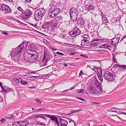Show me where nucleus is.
Wrapping results in <instances>:
<instances>
[{
  "label": "nucleus",
  "instance_id": "1",
  "mask_svg": "<svg viewBox=\"0 0 126 126\" xmlns=\"http://www.w3.org/2000/svg\"><path fill=\"white\" fill-rule=\"evenodd\" d=\"M28 43L27 42L22 43L18 47L14 49L11 53L12 60L15 62L19 60L20 56L22 52L27 47Z\"/></svg>",
  "mask_w": 126,
  "mask_h": 126
},
{
  "label": "nucleus",
  "instance_id": "2",
  "mask_svg": "<svg viewBox=\"0 0 126 126\" xmlns=\"http://www.w3.org/2000/svg\"><path fill=\"white\" fill-rule=\"evenodd\" d=\"M45 13L46 11L44 9L41 8L36 10L34 14L35 19L37 21L40 20L45 15Z\"/></svg>",
  "mask_w": 126,
  "mask_h": 126
},
{
  "label": "nucleus",
  "instance_id": "3",
  "mask_svg": "<svg viewBox=\"0 0 126 126\" xmlns=\"http://www.w3.org/2000/svg\"><path fill=\"white\" fill-rule=\"evenodd\" d=\"M50 12L49 13L48 15L51 18H53L56 16L60 11V8H57L54 4L51 6L50 9Z\"/></svg>",
  "mask_w": 126,
  "mask_h": 126
},
{
  "label": "nucleus",
  "instance_id": "4",
  "mask_svg": "<svg viewBox=\"0 0 126 126\" xmlns=\"http://www.w3.org/2000/svg\"><path fill=\"white\" fill-rule=\"evenodd\" d=\"M69 14L72 21L76 22L78 14V12L76 9L75 8H72L70 9L69 11Z\"/></svg>",
  "mask_w": 126,
  "mask_h": 126
},
{
  "label": "nucleus",
  "instance_id": "5",
  "mask_svg": "<svg viewBox=\"0 0 126 126\" xmlns=\"http://www.w3.org/2000/svg\"><path fill=\"white\" fill-rule=\"evenodd\" d=\"M26 60L29 62H32L35 61L37 58V55L35 54H32L31 52L27 54Z\"/></svg>",
  "mask_w": 126,
  "mask_h": 126
},
{
  "label": "nucleus",
  "instance_id": "6",
  "mask_svg": "<svg viewBox=\"0 0 126 126\" xmlns=\"http://www.w3.org/2000/svg\"><path fill=\"white\" fill-rule=\"evenodd\" d=\"M116 77V75L109 72H105L104 77L105 79L109 82L110 81L114 80Z\"/></svg>",
  "mask_w": 126,
  "mask_h": 126
},
{
  "label": "nucleus",
  "instance_id": "7",
  "mask_svg": "<svg viewBox=\"0 0 126 126\" xmlns=\"http://www.w3.org/2000/svg\"><path fill=\"white\" fill-rule=\"evenodd\" d=\"M32 14V11L29 9H27L24 11L22 14L23 19H27L28 17L30 16Z\"/></svg>",
  "mask_w": 126,
  "mask_h": 126
},
{
  "label": "nucleus",
  "instance_id": "8",
  "mask_svg": "<svg viewBox=\"0 0 126 126\" xmlns=\"http://www.w3.org/2000/svg\"><path fill=\"white\" fill-rule=\"evenodd\" d=\"M89 88V91L93 94L94 95L96 94L98 95L100 94L99 91H98L97 89H96L94 86L93 85L91 84Z\"/></svg>",
  "mask_w": 126,
  "mask_h": 126
},
{
  "label": "nucleus",
  "instance_id": "9",
  "mask_svg": "<svg viewBox=\"0 0 126 126\" xmlns=\"http://www.w3.org/2000/svg\"><path fill=\"white\" fill-rule=\"evenodd\" d=\"M81 32L80 31L78 28H74L73 30L70 31L69 33L70 35H73L72 37H74L79 35Z\"/></svg>",
  "mask_w": 126,
  "mask_h": 126
},
{
  "label": "nucleus",
  "instance_id": "10",
  "mask_svg": "<svg viewBox=\"0 0 126 126\" xmlns=\"http://www.w3.org/2000/svg\"><path fill=\"white\" fill-rule=\"evenodd\" d=\"M86 10L90 11L91 13H93L92 12L93 11H94L95 9L94 6L92 4L88 3L86 4L85 6Z\"/></svg>",
  "mask_w": 126,
  "mask_h": 126
},
{
  "label": "nucleus",
  "instance_id": "11",
  "mask_svg": "<svg viewBox=\"0 0 126 126\" xmlns=\"http://www.w3.org/2000/svg\"><path fill=\"white\" fill-rule=\"evenodd\" d=\"M60 123L59 126H67L68 123L66 120L61 118L60 119L59 121Z\"/></svg>",
  "mask_w": 126,
  "mask_h": 126
},
{
  "label": "nucleus",
  "instance_id": "12",
  "mask_svg": "<svg viewBox=\"0 0 126 126\" xmlns=\"http://www.w3.org/2000/svg\"><path fill=\"white\" fill-rule=\"evenodd\" d=\"M94 81L95 84L97 88H99L100 91L102 92V88H101V84L98 81L97 79H95Z\"/></svg>",
  "mask_w": 126,
  "mask_h": 126
},
{
  "label": "nucleus",
  "instance_id": "13",
  "mask_svg": "<svg viewBox=\"0 0 126 126\" xmlns=\"http://www.w3.org/2000/svg\"><path fill=\"white\" fill-rule=\"evenodd\" d=\"M120 39V37L114 38H112L111 41V44L115 45V46H116V43H118Z\"/></svg>",
  "mask_w": 126,
  "mask_h": 126
},
{
  "label": "nucleus",
  "instance_id": "14",
  "mask_svg": "<svg viewBox=\"0 0 126 126\" xmlns=\"http://www.w3.org/2000/svg\"><path fill=\"white\" fill-rule=\"evenodd\" d=\"M59 22L57 21L52 23L53 24L51 26V28L54 30L59 28Z\"/></svg>",
  "mask_w": 126,
  "mask_h": 126
},
{
  "label": "nucleus",
  "instance_id": "15",
  "mask_svg": "<svg viewBox=\"0 0 126 126\" xmlns=\"http://www.w3.org/2000/svg\"><path fill=\"white\" fill-rule=\"evenodd\" d=\"M115 65L119 67V70L120 71H123L126 69V65H121L119 64H116Z\"/></svg>",
  "mask_w": 126,
  "mask_h": 126
},
{
  "label": "nucleus",
  "instance_id": "16",
  "mask_svg": "<svg viewBox=\"0 0 126 126\" xmlns=\"http://www.w3.org/2000/svg\"><path fill=\"white\" fill-rule=\"evenodd\" d=\"M29 124V122L28 120H25L20 122V126H26Z\"/></svg>",
  "mask_w": 126,
  "mask_h": 126
},
{
  "label": "nucleus",
  "instance_id": "17",
  "mask_svg": "<svg viewBox=\"0 0 126 126\" xmlns=\"http://www.w3.org/2000/svg\"><path fill=\"white\" fill-rule=\"evenodd\" d=\"M111 45H109L107 43L102 45L100 46V47L101 48H107L109 50H110L111 48Z\"/></svg>",
  "mask_w": 126,
  "mask_h": 126
},
{
  "label": "nucleus",
  "instance_id": "18",
  "mask_svg": "<svg viewBox=\"0 0 126 126\" xmlns=\"http://www.w3.org/2000/svg\"><path fill=\"white\" fill-rule=\"evenodd\" d=\"M76 21H77V22H78L80 23V24H83L84 23V21L83 20V19L81 17H79L77 18V19Z\"/></svg>",
  "mask_w": 126,
  "mask_h": 126
},
{
  "label": "nucleus",
  "instance_id": "19",
  "mask_svg": "<svg viewBox=\"0 0 126 126\" xmlns=\"http://www.w3.org/2000/svg\"><path fill=\"white\" fill-rule=\"evenodd\" d=\"M4 11H5V13H4V14L8 13H11L12 11H11V10L10 9V8L8 5H7L5 9L4 10Z\"/></svg>",
  "mask_w": 126,
  "mask_h": 126
},
{
  "label": "nucleus",
  "instance_id": "20",
  "mask_svg": "<svg viewBox=\"0 0 126 126\" xmlns=\"http://www.w3.org/2000/svg\"><path fill=\"white\" fill-rule=\"evenodd\" d=\"M100 70V72L97 74V76L100 80L101 82H102L103 81V78L101 77L102 74V70Z\"/></svg>",
  "mask_w": 126,
  "mask_h": 126
},
{
  "label": "nucleus",
  "instance_id": "21",
  "mask_svg": "<svg viewBox=\"0 0 126 126\" xmlns=\"http://www.w3.org/2000/svg\"><path fill=\"white\" fill-rule=\"evenodd\" d=\"M47 61H48L47 55L46 53H44L43 55L42 60V63H41L45 61V62L46 61V62H47Z\"/></svg>",
  "mask_w": 126,
  "mask_h": 126
},
{
  "label": "nucleus",
  "instance_id": "22",
  "mask_svg": "<svg viewBox=\"0 0 126 126\" xmlns=\"http://www.w3.org/2000/svg\"><path fill=\"white\" fill-rule=\"evenodd\" d=\"M57 18L56 19H54L51 21L47 22H46V24L48 25H51L52 24V23H54L55 22V21L57 19Z\"/></svg>",
  "mask_w": 126,
  "mask_h": 126
},
{
  "label": "nucleus",
  "instance_id": "23",
  "mask_svg": "<svg viewBox=\"0 0 126 126\" xmlns=\"http://www.w3.org/2000/svg\"><path fill=\"white\" fill-rule=\"evenodd\" d=\"M7 5L4 4H1L0 5V9L1 10L4 11Z\"/></svg>",
  "mask_w": 126,
  "mask_h": 126
},
{
  "label": "nucleus",
  "instance_id": "24",
  "mask_svg": "<svg viewBox=\"0 0 126 126\" xmlns=\"http://www.w3.org/2000/svg\"><path fill=\"white\" fill-rule=\"evenodd\" d=\"M39 117L42 118L43 119V120H46V118L44 117H43L41 116H40L39 115H37L35 116L34 118V119L36 121H37V119Z\"/></svg>",
  "mask_w": 126,
  "mask_h": 126
},
{
  "label": "nucleus",
  "instance_id": "25",
  "mask_svg": "<svg viewBox=\"0 0 126 126\" xmlns=\"http://www.w3.org/2000/svg\"><path fill=\"white\" fill-rule=\"evenodd\" d=\"M102 19L103 22V23H107L109 22L108 20H107L106 17H104L103 16V17L102 18Z\"/></svg>",
  "mask_w": 126,
  "mask_h": 126
},
{
  "label": "nucleus",
  "instance_id": "26",
  "mask_svg": "<svg viewBox=\"0 0 126 126\" xmlns=\"http://www.w3.org/2000/svg\"><path fill=\"white\" fill-rule=\"evenodd\" d=\"M21 84L23 85H26V84H28V82L27 81L24 80H23L21 79L20 82Z\"/></svg>",
  "mask_w": 126,
  "mask_h": 126
},
{
  "label": "nucleus",
  "instance_id": "27",
  "mask_svg": "<svg viewBox=\"0 0 126 126\" xmlns=\"http://www.w3.org/2000/svg\"><path fill=\"white\" fill-rule=\"evenodd\" d=\"M56 18H57V19L55 20V22L57 21L59 22L60 20L61 21L62 19V17L61 16L56 17L54 19H56Z\"/></svg>",
  "mask_w": 126,
  "mask_h": 126
},
{
  "label": "nucleus",
  "instance_id": "28",
  "mask_svg": "<svg viewBox=\"0 0 126 126\" xmlns=\"http://www.w3.org/2000/svg\"><path fill=\"white\" fill-rule=\"evenodd\" d=\"M94 68L93 70L95 72H98V71H99V72H100V70H102L100 68V67H97L96 66H95L94 67Z\"/></svg>",
  "mask_w": 126,
  "mask_h": 126
},
{
  "label": "nucleus",
  "instance_id": "29",
  "mask_svg": "<svg viewBox=\"0 0 126 126\" xmlns=\"http://www.w3.org/2000/svg\"><path fill=\"white\" fill-rule=\"evenodd\" d=\"M82 37L84 38V39L87 40L89 41V36L86 34H84L82 36Z\"/></svg>",
  "mask_w": 126,
  "mask_h": 126
},
{
  "label": "nucleus",
  "instance_id": "30",
  "mask_svg": "<svg viewBox=\"0 0 126 126\" xmlns=\"http://www.w3.org/2000/svg\"><path fill=\"white\" fill-rule=\"evenodd\" d=\"M88 41L87 40L83 39L81 40V46H84L85 44V43L87 42Z\"/></svg>",
  "mask_w": 126,
  "mask_h": 126
},
{
  "label": "nucleus",
  "instance_id": "31",
  "mask_svg": "<svg viewBox=\"0 0 126 126\" xmlns=\"http://www.w3.org/2000/svg\"><path fill=\"white\" fill-rule=\"evenodd\" d=\"M20 122H15L13 123V126H20Z\"/></svg>",
  "mask_w": 126,
  "mask_h": 126
},
{
  "label": "nucleus",
  "instance_id": "32",
  "mask_svg": "<svg viewBox=\"0 0 126 126\" xmlns=\"http://www.w3.org/2000/svg\"><path fill=\"white\" fill-rule=\"evenodd\" d=\"M47 62H48V61H47V62H45V61H44V62H43L42 63H42V61H41V63H40V65L41 66H44L46 65H47Z\"/></svg>",
  "mask_w": 126,
  "mask_h": 126
},
{
  "label": "nucleus",
  "instance_id": "33",
  "mask_svg": "<svg viewBox=\"0 0 126 126\" xmlns=\"http://www.w3.org/2000/svg\"><path fill=\"white\" fill-rule=\"evenodd\" d=\"M21 79L19 78V79H17V78H15L13 79L14 81H15L16 83H20Z\"/></svg>",
  "mask_w": 126,
  "mask_h": 126
},
{
  "label": "nucleus",
  "instance_id": "34",
  "mask_svg": "<svg viewBox=\"0 0 126 126\" xmlns=\"http://www.w3.org/2000/svg\"><path fill=\"white\" fill-rule=\"evenodd\" d=\"M58 119L57 118L55 117L54 115H52L51 117V119L52 121H54Z\"/></svg>",
  "mask_w": 126,
  "mask_h": 126
},
{
  "label": "nucleus",
  "instance_id": "35",
  "mask_svg": "<svg viewBox=\"0 0 126 126\" xmlns=\"http://www.w3.org/2000/svg\"><path fill=\"white\" fill-rule=\"evenodd\" d=\"M29 48L31 49H34V45L33 43L31 44L28 46Z\"/></svg>",
  "mask_w": 126,
  "mask_h": 126
},
{
  "label": "nucleus",
  "instance_id": "36",
  "mask_svg": "<svg viewBox=\"0 0 126 126\" xmlns=\"http://www.w3.org/2000/svg\"><path fill=\"white\" fill-rule=\"evenodd\" d=\"M111 111L112 112H115L117 113H118V111L117 110V109H116V108H112L111 109Z\"/></svg>",
  "mask_w": 126,
  "mask_h": 126
},
{
  "label": "nucleus",
  "instance_id": "37",
  "mask_svg": "<svg viewBox=\"0 0 126 126\" xmlns=\"http://www.w3.org/2000/svg\"><path fill=\"white\" fill-rule=\"evenodd\" d=\"M54 122L55 124V125H57V126H59L60 123L58 121V119L54 121Z\"/></svg>",
  "mask_w": 126,
  "mask_h": 126
},
{
  "label": "nucleus",
  "instance_id": "38",
  "mask_svg": "<svg viewBox=\"0 0 126 126\" xmlns=\"http://www.w3.org/2000/svg\"><path fill=\"white\" fill-rule=\"evenodd\" d=\"M54 122L55 124V125H57V126H59L60 123L58 121V119L54 121Z\"/></svg>",
  "mask_w": 126,
  "mask_h": 126
},
{
  "label": "nucleus",
  "instance_id": "39",
  "mask_svg": "<svg viewBox=\"0 0 126 126\" xmlns=\"http://www.w3.org/2000/svg\"><path fill=\"white\" fill-rule=\"evenodd\" d=\"M40 115H44V116H46L50 118H51V117L52 115L47 114H41Z\"/></svg>",
  "mask_w": 126,
  "mask_h": 126
},
{
  "label": "nucleus",
  "instance_id": "40",
  "mask_svg": "<svg viewBox=\"0 0 126 126\" xmlns=\"http://www.w3.org/2000/svg\"><path fill=\"white\" fill-rule=\"evenodd\" d=\"M84 90L83 89H81L78 90L77 91V92L79 93H81L83 92Z\"/></svg>",
  "mask_w": 126,
  "mask_h": 126
},
{
  "label": "nucleus",
  "instance_id": "41",
  "mask_svg": "<svg viewBox=\"0 0 126 126\" xmlns=\"http://www.w3.org/2000/svg\"><path fill=\"white\" fill-rule=\"evenodd\" d=\"M72 122V125H74V126H75L76 125V123L74 122V121L73 120L71 119V120L69 122V123Z\"/></svg>",
  "mask_w": 126,
  "mask_h": 126
},
{
  "label": "nucleus",
  "instance_id": "42",
  "mask_svg": "<svg viewBox=\"0 0 126 126\" xmlns=\"http://www.w3.org/2000/svg\"><path fill=\"white\" fill-rule=\"evenodd\" d=\"M17 9L18 10L21 12H23V9L20 6H18L17 7Z\"/></svg>",
  "mask_w": 126,
  "mask_h": 126
},
{
  "label": "nucleus",
  "instance_id": "43",
  "mask_svg": "<svg viewBox=\"0 0 126 126\" xmlns=\"http://www.w3.org/2000/svg\"><path fill=\"white\" fill-rule=\"evenodd\" d=\"M1 33H3V34L4 35H8V33H7L6 32H5V31H1Z\"/></svg>",
  "mask_w": 126,
  "mask_h": 126
},
{
  "label": "nucleus",
  "instance_id": "44",
  "mask_svg": "<svg viewBox=\"0 0 126 126\" xmlns=\"http://www.w3.org/2000/svg\"><path fill=\"white\" fill-rule=\"evenodd\" d=\"M81 109L80 110H74L72 111V113H75V112L79 111H81Z\"/></svg>",
  "mask_w": 126,
  "mask_h": 126
},
{
  "label": "nucleus",
  "instance_id": "45",
  "mask_svg": "<svg viewBox=\"0 0 126 126\" xmlns=\"http://www.w3.org/2000/svg\"><path fill=\"white\" fill-rule=\"evenodd\" d=\"M56 53L57 54H59L60 55H61L62 56H63L64 55V54L62 53H61L60 52H56Z\"/></svg>",
  "mask_w": 126,
  "mask_h": 126
},
{
  "label": "nucleus",
  "instance_id": "46",
  "mask_svg": "<svg viewBox=\"0 0 126 126\" xmlns=\"http://www.w3.org/2000/svg\"><path fill=\"white\" fill-rule=\"evenodd\" d=\"M31 53H32V54H36V55H37V52H36V51L34 50H32L31 52Z\"/></svg>",
  "mask_w": 126,
  "mask_h": 126
},
{
  "label": "nucleus",
  "instance_id": "47",
  "mask_svg": "<svg viewBox=\"0 0 126 126\" xmlns=\"http://www.w3.org/2000/svg\"><path fill=\"white\" fill-rule=\"evenodd\" d=\"M78 98V99H79L80 100L83 101H86L85 99H83V98H82L81 97H80Z\"/></svg>",
  "mask_w": 126,
  "mask_h": 126
},
{
  "label": "nucleus",
  "instance_id": "48",
  "mask_svg": "<svg viewBox=\"0 0 126 126\" xmlns=\"http://www.w3.org/2000/svg\"><path fill=\"white\" fill-rule=\"evenodd\" d=\"M5 121V119L3 118H2L0 120V121L2 123L4 122Z\"/></svg>",
  "mask_w": 126,
  "mask_h": 126
},
{
  "label": "nucleus",
  "instance_id": "49",
  "mask_svg": "<svg viewBox=\"0 0 126 126\" xmlns=\"http://www.w3.org/2000/svg\"><path fill=\"white\" fill-rule=\"evenodd\" d=\"M36 101L37 103H41V101L39 99H37L36 100Z\"/></svg>",
  "mask_w": 126,
  "mask_h": 126
},
{
  "label": "nucleus",
  "instance_id": "50",
  "mask_svg": "<svg viewBox=\"0 0 126 126\" xmlns=\"http://www.w3.org/2000/svg\"><path fill=\"white\" fill-rule=\"evenodd\" d=\"M80 56H81L83 57H84V58H88V57L87 56H86V55H85L84 54L81 55Z\"/></svg>",
  "mask_w": 126,
  "mask_h": 126
},
{
  "label": "nucleus",
  "instance_id": "51",
  "mask_svg": "<svg viewBox=\"0 0 126 126\" xmlns=\"http://www.w3.org/2000/svg\"><path fill=\"white\" fill-rule=\"evenodd\" d=\"M37 123H40V125H43V126H44L45 125V124H44V123L42 122V123H41L40 122V121H38V122H37Z\"/></svg>",
  "mask_w": 126,
  "mask_h": 126
},
{
  "label": "nucleus",
  "instance_id": "52",
  "mask_svg": "<svg viewBox=\"0 0 126 126\" xmlns=\"http://www.w3.org/2000/svg\"><path fill=\"white\" fill-rule=\"evenodd\" d=\"M32 78H39L40 77L39 76H32Z\"/></svg>",
  "mask_w": 126,
  "mask_h": 126
},
{
  "label": "nucleus",
  "instance_id": "53",
  "mask_svg": "<svg viewBox=\"0 0 126 126\" xmlns=\"http://www.w3.org/2000/svg\"><path fill=\"white\" fill-rule=\"evenodd\" d=\"M90 45L91 46H94V47H95V44H94V43H92L91 44H90Z\"/></svg>",
  "mask_w": 126,
  "mask_h": 126
},
{
  "label": "nucleus",
  "instance_id": "54",
  "mask_svg": "<svg viewBox=\"0 0 126 126\" xmlns=\"http://www.w3.org/2000/svg\"><path fill=\"white\" fill-rule=\"evenodd\" d=\"M94 44L95 45V47L97 45H98L99 44V43L98 42H94Z\"/></svg>",
  "mask_w": 126,
  "mask_h": 126
},
{
  "label": "nucleus",
  "instance_id": "55",
  "mask_svg": "<svg viewBox=\"0 0 126 126\" xmlns=\"http://www.w3.org/2000/svg\"><path fill=\"white\" fill-rule=\"evenodd\" d=\"M2 91H4V92H7V90H6L3 87L2 88Z\"/></svg>",
  "mask_w": 126,
  "mask_h": 126
},
{
  "label": "nucleus",
  "instance_id": "56",
  "mask_svg": "<svg viewBox=\"0 0 126 126\" xmlns=\"http://www.w3.org/2000/svg\"><path fill=\"white\" fill-rule=\"evenodd\" d=\"M83 73L82 72V70H81L79 74V75L80 76H81L83 74Z\"/></svg>",
  "mask_w": 126,
  "mask_h": 126
},
{
  "label": "nucleus",
  "instance_id": "57",
  "mask_svg": "<svg viewBox=\"0 0 126 126\" xmlns=\"http://www.w3.org/2000/svg\"><path fill=\"white\" fill-rule=\"evenodd\" d=\"M99 40H100L98 39H93L92 40V42L98 41Z\"/></svg>",
  "mask_w": 126,
  "mask_h": 126
},
{
  "label": "nucleus",
  "instance_id": "58",
  "mask_svg": "<svg viewBox=\"0 0 126 126\" xmlns=\"http://www.w3.org/2000/svg\"><path fill=\"white\" fill-rule=\"evenodd\" d=\"M112 60L113 62H115L116 63H117V62H116V59L115 58H113Z\"/></svg>",
  "mask_w": 126,
  "mask_h": 126
},
{
  "label": "nucleus",
  "instance_id": "59",
  "mask_svg": "<svg viewBox=\"0 0 126 126\" xmlns=\"http://www.w3.org/2000/svg\"><path fill=\"white\" fill-rule=\"evenodd\" d=\"M94 67H95V66H91V67L89 66V67L91 69H92L93 70H94Z\"/></svg>",
  "mask_w": 126,
  "mask_h": 126
},
{
  "label": "nucleus",
  "instance_id": "60",
  "mask_svg": "<svg viewBox=\"0 0 126 126\" xmlns=\"http://www.w3.org/2000/svg\"><path fill=\"white\" fill-rule=\"evenodd\" d=\"M92 103L94 104H99V103H97V102H93V101H92Z\"/></svg>",
  "mask_w": 126,
  "mask_h": 126
},
{
  "label": "nucleus",
  "instance_id": "61",
  "mask_svg": "<svg viewBox=\"0 0 126 126\" xmlns=\"http://www.w3.org/2000/svg\"><path fill=\"white\" fill-rule=\"evenodd\" d=\"M126 37V35L124 37H123L122 38L120 42H121L122 41H123L124 38H125Z\"/></svg>",
  "mask_w": 126,
  "mask_h": 126
},
{
  "label": "nucleus",
  "instance_id": "62",
  "mask_svg": "<svg viewBox=\"0 0 126 126\" xmlns=\"http://www.w3.org/2000/svg\"><path fill=\"white\" fill-rule=\"evenodd\" d=\"M8 1H9L10 2L13 3V0H9Z\"/></svg>",
  "mask_w": 126,
  "mask_h": 126
},
{
  "label": "nucleus",
  "instance_id": "63",
  "mask_svg": "<svg viewBox=\"0 0 126 126\" xmlns=\"http://www.w3.org/2000/svg\"><path fill=\"white\" fill-rule=\"evenodd\" d=\"M0 86H1V88H2L3 87V86H2V84L1 82H0Z\"/></svg>",
  "mask_w": 126,
  "mask_h": 126
},
{
  "label": "nucleus",
  "instance_id": "64",
  "mask_svg": "<svg viewBox=\"0 0 126 126\" xmlns=\"http://www.w3.org/2000/svg\"><path fill=\"white\" fill-rule=\"evenodd\" d=\"M69 89H67V90H66L64 91H63L62 93H63V92H67L68 91V90Z\"/></svg>",
  "mask_w": 126,
  "mask_h": 126
}]
</instances>
